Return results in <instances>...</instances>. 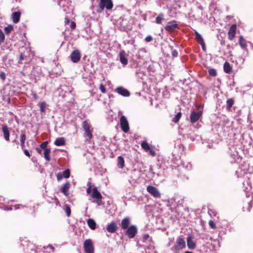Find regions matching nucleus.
Returning a JSON list of instances; mask_svg holds the SVG:
<instances>
[{"instance_id": "obj_1", "label": "nucleus", "mask_w": 253, "mask_h": 253, "mask_svg": "<svg viewBox=\"0 0 253 253\" xmlns=\"http://www.w3.org/2000/svg\"><path fill=\"white\" fill-rule=\"evenodd\" d=\"M87 188L86 189V193L87 194H90L89 200L93 199L94 200L92 201L93 203H96L98 205H100L102 201V196L100 193L98 191L96 187L92 188L91 183L90 182L87 183Z\"/></svg>"}, {"instance_id": "obj_2", "label": "nucleus", "mask_w": 253, "mask_h": 253, "mask_svg": "<svg viewBox=\"0 0 253 253\" xmlns=\"http://www.w3.org/2000/svg\"><path fill=\"white\" fill-rule=\"evenodd\" d=\"M253 172V168L250 167L247 163L244 162L236 171V173L238 177H244L246 176V178H249L248 174H250Z\"/></svg>"}, {"instance_id": "obj_3", "label": "nucleus", "mask_w": 253, "mask_h": 253, "mask_svg": "<svg viewBox=\"0 0 253 253\" xmlns=\"http://www.w3.org/2000/svg\"><path fill=\"white\" fill-rule=\"evenodd\" d=\"M186 243L184 238L182 236H178L175 241L172 250L175 253H178L185 248Z\"/></svg>"}, {"instance_id": "obj_4", "label": "nucleus", "mask_w": 253, "mask_h": 253, "mask_svg": "<svg viewBox=\"0 0 253 253\" xmlns=\"http://www.w3.org/2000/svg\"><path fill=\"white\" fill-rule=\"evenodd\" d=\"M113 7V3L112 0H100L97 12L101 13L104 8H106L107 10H111Z\"/></svg>"}, {"instance_id": "obj_5", "label": "nucleus", "mask_w": 253, "mask_h": 253, "mask_svg": "<svg viewBox=\"0 0 253 253\" xmlns=\"http://www.w3.org/2000/svg\"><path fill=\"white\" fill-rule=\"evenodd\" d=\"M83 127L84 131V137L86 138V140H90L92 137L93 128L86 121H84L83 123Z\"/></svg>"}, {"instance_id": "obj_6", "label": "nucleus", "mask_w": 253, "mask_h": 253, "mask_svg": "<svg viewBox=\"0 0 253 253\" xmlns=\"http://www.w3.org/2000/svg\"><path fill=\"white\" fill-rule=\"evenodd\" d=\"M84 249L85 253H94V246L91 239L85 240L84 243Z\"/></svg>"}, {"instance_id": "obj_7", "label": "nucleus", "mask_w": 253, "mask_h": 253, "mask_svg": "<svg viewBox=\"0 0 253 253\" xmlns=\"http://www.w3.org/2000/svg\"><path fill=\"white\" fill-rule=\"evenodd\" d=\"M120 125L122 130L124 132H127L129 129L128 123L125 116H122L120 118Z\"/></svg>"}, {"instance_id": "obj_8", "label": "nucleus", "mask_w": 253, "mask_h": 253, "mask_svg": "<svg viewBox=\"0 0 253 253\" xmlns=\"http://www.w3.org/2000/svg\"><path fill=\"white\" fill-rule=\"evenodd\" d=\"M70 57L72 62H78L81 57V53L80 51L77 49L74 50L70 54Z\"/></svg>"}, {"instance_id": "obj_9", "label": "nucleus", "mask_w": 253, "mask_h": 253, "mask_svg": "<svg viewBox=\"0 0 253 253\" xmlns=\"http://www.w3.org/2000/svg\"><path fill=\"white\" fill-rule=\"evenodd\" d=\"M137 233V228L135 225H131L126 229V235L129 238H133Z\"/></svg>"}, {"instance_id": "obj_10", "label": "nucleus", "mask_w": 253, "mask_h": 253, "mask_svg": "<svg viewBox=\"0 0 253 253\" xmlns=\"http://www.w3.org/2000/svg\"><path fill=\"white\" fill-rule=\"evenodd\" d=\"M202 111H200L198 112L192 111L190 116V122L192 124L195 123L202 117Z\"/></svg>"}, {"instance_id": "obj_11", "label": "nucleus", "mask_w": 253, "mask_h": 253, "mask_svg": "<svg viewBox=\"0 0 253 253\" xmlns=\"http://www.w3.org/2000/svg\"><path fill=\"white\" fill-rule=\"evenodd\" d=\"M178 29V26L175 21L169 22L165 27V29L167 31L172 32Z\"/></svg>"}, {"instance_id": "obj_12", "label": "nucleus", "mask_w": 253, "mask_h": 253, "mask_svg": "<svg viewBox=\"0 0 253 253\" xmlns=\"http://www.w3.org/2000/svg\"><path fill=\"white\" fill-rule=\"evenodd\" d=\"M147 191L155 198L160 197V193L159 192L158 189L154 186H148L147 187Z\"/></svg>"}, {"instance_id": "obj_13", "label": "nucleus", "mask_w": 253, "mask_h": 253, "mask_svg": "<svg viewBox=\"0 0 253 253\" xmlns=\"http://www.w3.org/2000/svg\"><path fill=\"white\" fill-rule=\"evenodd\" d=\"M115 91L118 94L125 97H128L130 95L129 91L122 86H119L116 88L115 89Z\"/></svg>"}, {"instance_id": "obj_14", "label": "nucleus", "mask_w": 253, "mask_h": 253, "mask_svg": "<svg viewBox=\"0 0 253 253\" xmlns=\"http://www.w3.org/2000/svg\"><path fill=\"white\" fill-rule=\"evenodd\" d=\"M236 25L233 24L230 28L229 31L228 32V39L232 41L235 37L236 32Z\"/></svg>"}, {"instance_id": "obj_15", "label": "nucleus", "mask_w": 253, "mask_h": 253, "mask_svg": "<svg viewBox=\"0 0 253 253\" xmlns=\"http://www.w3.org/2000/svg\"><path fill=\"white\" fill-rule=\"evenodd\" d=\"M187 245L189 249L193 250L196 247V245L191 236H188L186 238Z\"/></svg>"}, {"instance_id": "obj_16", "label": "nucleus", "mask_w": 253, "mask_h": 253, "mask_svg": "<svg viewBox=\"0 0 253 253\" xmlns=\"http://www.w3.org/2000/svg\"><path fill=\"white\" fill-rule=\"evenodd\" d=\"M130 223V219L129 217H126L124 218L121 221L120 223L121 227L124 229L126 230L128 227H129V225Z\"/></svg>"}, {"instance_id": "obj_17", "label": "nucleus", "mask_w": 253, "mask_h": 253, "mask_svg": "<svg viewBox=\"0 0 253 253\" xmlns=\"http://www.w3.org/2000/svg\"><path fill=\"white\" fill-rule=\"evenodd\" d=\"M106 229L110 233H115L117 230V226L116 223L112 222L108 224Z\"/></svg>"}, {"instance_id": "obj_18", "label": "nucleus", "mask_w": 253, "mask_h": 253, "mask_svg": "<svg viewBox=\"0 0 253 253\" xmlns=\"http://www.w3.org/2000/svg\"><path fill=\"white\" fill-rule=\"evenodd\" d=\"M2 132L3 133V136L4 139L6 141L9 140V131L8 127L5 125H2Z\"/></svg>"}, {"instance_id": "obj_19", "label": "nucleus", "mask_w": 253, "mask_h": 253, "mask_svg": "<svg viewBox=\"0 0 253 253\" xmlns=\"http://www.w3.org/2000/svg\"><path fill=\"white\" fill-rule=\"evenodd\" d=\"M120 61L123 65H126L128 63L127 59L125 56V52L124 51H121L119 54Z\"/></svg>"}, {"instance_id": "obj_20", "label": "nucleus", "mask_w": 253, "mask_h": 253, "mask_svg": "<svg viewBox=\"0 0 253 253\" xmlns=\"http://www.w3.org/2000/svg\"><path fill=\"white\" fill-rule=\"evenodd\" d=\"M69 188H70V184L68 182L64 184V185L62 189V190H61L62 192H63L64 193V195L67 197L68 196V195H69L68 190L69 189Z\"/></svg>"}, {"instance_id": "obj_21", "label": "nucleus", "mask_w": 253, "mask_h": 253, "mask_svg": "<svg viewBox=\"0 0 253 253\" xmlns=\"http://www.w3.org/2000/svg\"><path fill=\"white\" fill-rule=\"evenodd\" d=\"M65 144V141L63 137L57 138L54 141V144L57 146H64Z\"/></svg>"}, {"instance_id": "obj_22", "label": "nucleus", "mask_w": 253, "mask_h": 253, "mask_svg": "<svg viewBox=\"0 0 253 253\" xmlns=\"http://www.w3.org/2000/svg\"><path fill=\"white\" fill-rule=\"evenodd\" d=\"M20 17V12H15L12 13V20L14 23L19 22Z\"/></svg>"}, {"instance_id": "obj_23", "label": "nucleus", "mask_w": 253, "mask_h": 253, "mask_svg": "<svg viewBox=\"0 0 253 253\" xmlns=\"http://www.w3.org/2000/svg\"><path fill=\"white\" fill-rule=\"evenodd\" d=\"M224 71L226 73H230L232 71V67L228 62H225L223 65Z\"/></svg>"}, {"instance_id": "obj_24", "label": "nucleus", "mask_w": 253, "mask_h": 253, "mask_svg": "<svg viewBox=\"0 0 253 253\" xmlns=\"http://www.w3.org/2000/svg\"><path fill=\"white\" fill-rule=\"evenodd\" d=\"M87 223L89 228L92 230H94L96 228V223L95 221L91 218H89L87 221Z\"/></svg>"}, {"instance_id": "obj_25", "label": "nucleus", "mask_w": 253, "mask_h": 253, "mask_svg": "<svg viewBox=\"0 0 253 253\" xmlns=\"http://www.w3.org/2000/svg\"><path fill=\"white\" fill-rule=\"evenodd\" d=\"M194 35H195V39L196 41L199 44L204 42L203 38L197 31H195Z\"/></svg>"}, {"instance_id": "obj_26", "label": "nucleus", "mask_w": 253, "mask_h": 253, "mask_svg": "<svg viewBox=\"0 0 253 253\" xmlns=\"http://www.w3.org/2000/svg\"><path fill=\"white\" fill-rule=\"evenodd\" d=\"M125 161L124 158L122 156L118 157L117 166L119 168L122 169L124 166Z\"/></svg>"}, {"instance_id": "obj_27", "label": "nucleus", "mask_w": 253, "mask_h": 253, "mask_svg": "<svg viewBox=\"0 0 253 253\" xmlns=\"http://www.w3.org/2000/svg\"><path fill=\"white\" fill-rule=\"evenodd\" d=\"M50 153V149L49 148L45 149L44 150L43 156H44L45 159L47 161H49L50 160V157H49Z\"/></svg>"}, {"instance_id": "obj_28", "label": "nucleus", "mask_w": 253, "mask_h": 253, "mask_svg": "<svg viewBox=\"0 0 253 253\" xmlns=\"http://www.w3.org/2000/svg\"><path fill=\"white\" fill-rule=\"evenodd\" d=\"M239 44L242 48L247 46L246 42L242 36L239 37Z\"/></svg>"}, {"instance_id": "obj_29", "label": "nucleus", "mask_w": 253, "mask_h": 253, "mask_svg": "<svg viewBox=\"0 0 253 253\" xmlns=\"http://www.w3.org/2000/svg\"><path fill=\"white\" fill-rule=\"evenodd\" d=\"M142 148L146 151H148L150 149V147L149 144L145 141H142L141 143Z\"/></svg>"}, {"instance_id": "obj_30", "label": "nucleus", "mask_w": 253, "mask_h": 253, "mask_svg": "<svg viewBox=\"0 0 253 253\" xmlns=\"http://www.w3.org/2000/svg\"><path fill=\"white\" fill-rule=\"evenodd\" d=\"M66 3V0H60L58 3L59 5L60 6L63 7V10L66 12V13L69 12V9L67 10L66 7H65V4ZM67 3H68L67 2Z\"/></svg>"}, {"instance_id": "obj_31", "label": "nucleus", "mask_w": 253, "mask_h": 253, "mask_svg": "<svg viewBox=\"0 0 253 253\" xmlns=\"http://www.w3.org/2000/svg\"><path fill=\"white\" fill-rule=\"evenodd\" d=\"M234 101L233 99L230 98L227 100L226 101V108L227 109H230L232 105H233Z\"/></svg>"}, {"instance_id": "obj_32", "label": "nucleus", "mask_w": 253, "mask_h": 253, "mask_svg": "<svg viewBox=\"0 0 253 253\" xmlns=\"http://www.w3.org/2000/svg\"><path fill=\"white\" fill-rule=\"evenodd\" d=\"M164 19V15L162 13H160L156 18V22L157 24H161L162 20Z\"/></svg>"}, {"instance_id": "obj_33", "label": "nucleus", "mask_w": 253, "mask_h": 253, "mask_svg": "<svg viewBox=\"0 0 253 253\" xmlns=\"http://www.w3.org/2000/svg\"><path fill=\"white\" fill-rule=\"evenodd\" d=\"M25 140L26 135L24 133H22L20 135V144L22 148L24 147Z\"/></svg>"}, {"instance_id": "obj_34", "label": "nucleus", "mask_w": 253, "mask_h": 253, "mask_svg": "<svg viewBox=\"0 0 253 253\" xmlns=\"http://www.w3.org/2000/svg\"><path fill=\"white\" fill-rule=\"evenodd\" d=\"M181 113L178 112L175 115V116L173 118L172 121L175 123H177L178 122V121L179 120L180 118H181Z\"/></svg>"}, {"instance_id": "obj_35", "label": "nucleus", "mask_w": 253, "mask_h": 253, "mask_svg": "<svg viewBox=\"0 0 253 253\" xmlns=\"http://www.w3.org/2000/svg\"><path fill=\"white\" fill-rule=\"evenodd\" d=\"M46 108V104L45 102H41L40 104V110L42 112H45Z\"/></svg>"}, {"instance_id": "obj_36", "label": "nucleus", "mask_w": 253, "mask_h": 253, "mask_svg": "<svg viewBox=\"0 0 253 253\" xmlns=\"http://www.w3.org/2000/svg\"><path fill=\"white\" fill-rule=\"evenodd\" d=\"M70 170L68 169H65L62 173L63 177L67 178L70 176Z\"/></svg>"}, {"instance_id": "obj_37", "label": "nucleus", "mask_w": 253, "mask_h": 253, "mask_svg": "<svg viewBox=\"0 0 253 253\" xmlns=\"http://www.w3.org/2000/svg\"><path fill=\"white\" fill-rule=\"evenodd\" d=\"M209 74L210 75L214 77L216 75V71L214 69H210L209 70Z\"/></svg>"}, {"instance_id": "obj_38", "label": "nucleus", "mask_w": 253, "mask_h": 253, "mask_svg": "<svg viewBox=\"0 0 253 253\" xmlns=\"http://www.w3.org/2000/svg\"><path fill=\"white\" fill-rule=\"evenodd\" d=\"M47 141H44L43 142H42L40 145L39 147H40L42 149H44V150L45 149H47L46 148L47 147Z\"/></svg>"}, {"instance_id": "obj_39", "label": "nucleus", "mask_w": 253, "mask_h": 253, "mask_svg": "<svg viewBox=\"0 0 253 253\" xmlns=\"http://www.w3.org/2000/svg\"><path fill=\"white\" fill-rule=\"evenodd\" d=\"M13 29V27L11 26H7L4 28V31L6 33L8 34L10 33L12 30Z\"/></svg>"}, {"instance_id": "obj_40", "label": "nucleus", "mask_w": 253, "mask_h": 253, "mask_svg": "<svg viewBox=\"0 0 253 253\" xmlns=\"http://www.w3.org/2000/svg\"><path fill=\"white\" fill-rule=\"evenodd\" d=\"M99 89L102 93H105L106 92L105 87L103 84H100Z\"/></svg>"}, {"instance_id": "obj_41", "label": "nucleus", "mask_w": 253, "mask_h": 253, "mask_svg": "<svg viewBox=\"0 0 253 253\" xmlns=\"http://www.w3.org/2000/svg\"><path fill=\"white\" fill-rule=\"evenodd\" d=\"M4 40V35L1 30H0V43Z\"/></svg>"}, {"instance_id": "obj_42", "label": "nucleus", "mask_w": 253, "mask_h": 253, "mask_svg": "<svg viewBox=\"0 0 253 253\" xmlns=\"http://www.w3.org/2000/svg\"><path fill=\"white\" fill-rule=\"evenodd\" d=\"M209 225L212 229H215L216 228V225L215 223L212 220H210L209 221Z\"/></svg>"}, {"instance_id": "obj_43", "label": "nucleus", "mask_w": 253, "mask_h": 253, "mask_svg": "<svg viewBox=\"0 0 253 253\" xmlns=\"http://www.w3.org/2000/svg\"><path fill=\"white\" fill-rule=\"evenodd\" d=\"M145 41L147 42H150L152 41L153 38L151 36H148L145 38Z\"/></svg>"}, {"instance_id": "obj_44", "label": "nucleus", "mask_w": 253, "mask_h": 253, "mask_svg": "<svg viewBox=\"0 0 253 253\" xmlns=\"http://www.w3.org/2000/svg\"><path fill=\"white\" fill-rule=\"evenodd\" d=\"M200 44L201 45L202 48L203 50V51H206V44L205 43V42H203L200 43Z\"/></svg>"}, {"instance_id": "obj_45", "label": "nucleus", "mask_w": 253, "mask_h": 253, "mask_svg": "<svg viewBox=\"0 0 253 253\" xmlns=\"http://www.w3.org/2000/svg\"><path fill=\"white\" fill-rule=\"evenodd\" d=\"M66 213L67 214V215L69 216L70 215L71 213V210L69 207H67L66 208Z\"/></svg>"}, {"instance_id": "obj_46", "label": "nucleus", "mask_w": 253, "mask_h": 253, "mask_svg": "<svg viewBox=\"0 0 253 253\" xmlns=\"http://www.w3.org/2000/svg\"><path fill=\"white\" fill-rule=\"evenodd\" d=\"M171 54L173 57H175L177 56L178 52L176 50H174L172 51Z\"/></svg>"}, {"instance_id": "obj_47", "label": "nucleus", "mask_w": 253, "mask_h": 253, "mask_svg": "<svg viewBox=\"0 0 253 253\" xmlns=\"http://www.w3.org/2000/svg\"><path fill=\"white\" fill-rule=\"evenodd\" d=\"M36 149L39 154H42V149L40 147H37Z\"/></svg>"}, {"instance_id": "obj_48", "label": "nucleus", "mask_w": 253, "mask_h": 253, "mask_svg": "<svg viewBox=\"0 0 253 253\" xmlns=\"http://www.w3.org/2000/svg\"><path fill=\"white\" fill-rule=\"evenodd\" d=\"M24 153L26 156H28V157H30V156H31L29 152L27 149H25L24 150Z\"/></svg>"}, {"instance_id": "obj_49", "label": "nucleus", "mask_w": 253, "mask_h": 253, "mask_svg": "<svg viewBox=\"0 0 253 253\" xmlns=\"http://www.w3.org/2000/svg\"><path fill=\"white\" fill-rule=\"evenodd\" d=\"M71 29H74L76 27V23L74 22H72L70 26Z\"/></svg>"}, {"instance_id": "obj_50", "label": "nucleus", "mask_w": 253, "mask_h": 253, "mask_svg": "<svg viewBox=\"0 0 253 253\" xmlns=\"http://www.w3.org/2000/svg\"><path fill=\"white\" fill-rule=\"evenodd\" d=\"M63 177V176L62 174L58 173L57 175V178L58 180L61 179Z\"/></svg>"}, {"instance_id": "obj_51", "label": "nucleus", "mask_w": 253, "mask_h": 253, "mask_svg": "<svg viewBox=\"0 0 253 253\" xmlns=\"http://www.w3.org/2000/svg\"><path fill=\"white\" fill-rule=\"evenodd\" d=\"M149 151H150V153L151 154V155L152 156H155L156 153H155V152L154 151H153V150H152L151 149Z\"/></svg>"}, {"instance_id": "obj_52", "label": "nucleus", "mask_w": 253, "mask_h": 253, "mask_svg": "<svg viewBox=\"0 0 253 253\" xmlns=\"http://www.w3.org/2000/svg\"><path fill=\"white\" fill-rule=\"evenodd\" d=\"M70 23V19L68 17L65 18V23L66 25L69 24Z\"/></svg>"}, {"instance_id": "obj_53", "label": "nucleus", "mask_w": 253, "mask_h": 253, "mask_svg": "<svg viewBox=\"0 0 253 253\" xmlns=\"http://www.w3.org/2000/svg\"><path fill=\"white\" fill-rule=\"evenodd\" d=\"M32 95L34 99H37L38 98V95L35 92H32Z\"/></svg>"}, {"instance_id": "obj_54", "label": "nucleus", "mask_w": 253, "mask_h": 253, "mask_svg": "<svg viewBox=\"0 0 253 253\" xmlns=\"http://www.w3.org/2000/svg\"><path fill=\"white\" fill-rule=\"evenodd\" d=\"M148 237H149V235H147H147H144V238H145V239H146Z\"/></svg>"}, {"instance_id": "obj_55", "label": "nucleus", "mask_w": 253, "mask_h": 253, "mask_svg": "<svg viewBox=\"0 0 253 253\" xmlns=\"http://www.w3.org/2000/svg\"><path fill=\"white\" fill-rule=\"evenodd\" d=\"M20 60H23V55L22 54H21V55H20Z\"/></svg>"}]
</instances>
